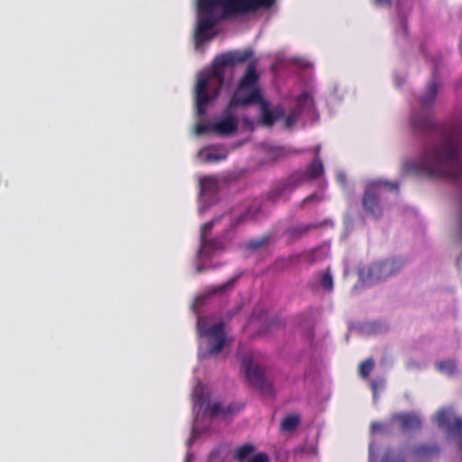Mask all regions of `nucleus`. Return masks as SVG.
<instances>
[{"mask_svg": "<svg viewBox=\"0 0 462 462\" xmlns=\"http://www.w3.org/2000/svg\"><path fill=\"white\" fill-rule=\"evenodd\" d=\"M313 105V98L311 95L308 92L301 93L297 100V110L302 111L306 107H311Z\"/></svg>", "mask_w": 462, "mask_h": 462, "instance_id": "obj_21", "label": "nucleus"}, {"mask_svg": "<svg viewBox=\"0 0 462 462\" xmlns=\"http://www.w3.org/2000/svg\"><path fill=\"white\" fill-rule=\"evenodd\" d=\"M310 180L305 173V171H296L293 172L282 184L280 193L285 191V190H293L298 186L301 185L305 181Z\"/></svg>", "mask_w": 462, "mask_h": 462, "instance_id": "obj_15", "label": "nucleus"}, {"mask_svg": "<svg viewBox=\"0 0 462 462\" xmlns=\"http://www.w3.org/2000/svg\"><path fill=\"white\" fill-rule=\"evenodd\" d=\"M439 448L436 444H419L411 450V456L417 460H428L439 455Z\"/></svg>", "mask_w": 462, "mask_h": 462, "instance_id": "obj_13", "label": "nucleus"}, {"mask_svg": "<svg viewBox=\"0 0 462 462\" xmlns=\"http://www.w3.org/2000/svg\"><path fill=\"white\" fill-rule=\"evenodd\" d=\"M371 387H372V389H373L374 393H375L376 389L378 388L377 382H376V381H373V382L371 383Z\"/></svg>", "mask_w": 462, "mask_h": 462, "instance_id": "obj_38", "label": "nucleus"}, {"mask_svg": "<svg viewBox=\"0 0 462 462\" xmlns=\"http://www.w3.org/2000/svg\"><path fill=\"white\" fill-rule=\"evenodd\" d=\"M392 421L398 423L400 428L404 431L419 430L421 426L420 418L412 413L395 414L393 416Z\"/></svg>", "mask_w": 462, "mask_h": 462, "instance_id": "obj_14", "label": "nucleus"}, {"mask_svg": "<svg viewBox=\"0 0 462 462\" xmlns=\"http://www.w3.org/2000/svg\"><path fill=\"white\" fill-rule=\"evenodd\" d=\"M383 189L399 191V185L397 182L389 181H375L371 183L365 189L363 196V207L365 211L374 218H379L382 216L383 210L379 203V199L383 194Z\"/></svg>", "mask_w": 462, "mask_h": 462, "instance_id": "obj_6", "label": "nucleus"}, {"mask_svg": "<svg viewBox=\"0 0 462 462\" xmlns=\"http://www.w3.org/2000/svg\"><path fill=\"white\" fill-rule=\"evenodd\" d=\"M439 83L437 69L432 71V79L420 97L421 111H414L411 124L415 134L430 139H439V143H426L418 161L404 162L402 170L415 177L448 178L459 180L462 177V136L457 131L444 132L437 125L430 112Z\"/></svg>", "mask_w": 462, "mask_h": 462, "instance_id": "obj_1", "label": "nucleus"}, {"mask_svg": "<svg viewBox=\"0 0 462 462\" xmlns=\"http://www.w3.org/2000/svg\"><path fill=\"white\" fill-rule=\"evenodd\" d=\"M259 74L256 71V62L250 61L245 69V71L240 79L237 88L234 93L231 100L230 106H246V105L235 104L236 99H243L247 97L248 94L254 89H260L257 86L259 81Z\"/></svg>", "mask_w": 462, "mask_h": 462, "instance_id": "obj_9", "label": "nucleus"}, {"mask_svg": "<svg viewBox=\"0 0 462 462\" xmlns=\"http://www.w3.org/2000/svg\"><path fill=\"white\" fill-rule=\"evenodd\" d=\"M247 218H248V213H245V214L239 216L238 217L235 218L232 221L231 227H236V226H239L240 224L246 221Z\"/></svg>", "mask_w": 462, "mask_h": 462, "instance_id": "obj_35", "label": "nucleus"}, {"mask_svg": "<svg viewBox=\"0 0 462 462\" xmlns=\"http://www.w3.org/2000/svg\"><path fill=\"white\" fill-rule=\"evenodd\" d=\"M241 368L246 381L252 387L259 389L263 394H273V384L265 379L264 370L254 364L251 355L248 354L243 356Z\"/></svg>", "mask_w": 462, "mask_h": 462, "instance_id": "obj_8", "label": "nucleus"}, {"mask_svg": "<svg viewBox=\"0 0 462 462\" xmlns=\"http://www.w3.org/2000/svg\"><path fill=\"white\" fill-rule=\"evenodd\" d=\"M337 178L338 181H340V182H342V183H344V182H345V177H344L342 174H338V175L337 176Z\"/></svg>", "mask_w": 462, "mask_h": 462, "instance_id": "obj_41", "label": "nucleus"}, {"mask_svg": "<svg viewBox=\"0 0 462 462\" xmlns=\"http://www.w3.org/2000/svg\"><path fill=\"white\" fill-rule=\"evenodd\" d=\"M253 55L254 51L251 49L235 50L222 53L215 58L209 70L203 71L199 75L195 88V108L197 116H202L206 114L207 106L210 101V97L208 93L210 82L214 79L217 81V94L225 82L224 69L248 61Z\"/></svg>", "mask_w": 462, "mask_h": 462, "instance_id": "obj_3", "label": "nucleus"}, {"mask_svg": "<svg viewBox=\"0 0 462 462\" xmlns=\"http://www.w3.org/2000/svg\"><path fill=\"white\" fill-rule=\"evenodd\" d=\"M319 150H320V147L319 146H317L316 147V155L315 156H319Z\"/></svg>", "mask_w": 462, "mask_h": 462, "instance_id": "obj_42", "label": "nucleus"}, {"mask_svg": "<svg viewBox=\"0 0 462 462\" xmlns=\"http://www.w3.org/2000/svg\"><path fill=\"white\" fill-rule=\"evenodd\" d=\"M322 200V197L320 195H319L318 193L314 192L309 196H307L300 204V208H304L305 206H307L309 203H312V202H319Z\"/></svg>", "mask_w": 462, "mask_h": 462, "instance_id": "obj_29", "label": "nucleus"}, {"mask_svg": "<svg viewBox=\"0 0 462 462\" xmlns=\"http://www.w3.org/2000/svg\"><path fill=\"white\" fill-rule=\"evenodd\" d=\"M383 428V425L381 422L374 421L371 423L370 429L372 433H375L380 431Z\"/></svg>", "mask_w": 462, "mask_h": 462, "instance_id": "obj_36", "label": "nucleus"}, {"mask_svg": "<svg viewBox=\"0 0 462 462\" xmlns=\"http://www.w3.org/2000/svg\"><path fill=\"white\" fill-rule=\"evenodd\" d=\"M197 330L199 337L208 339V352L210 355H217L222 351L226 344L224 322L219 321L208 326L205 318H199Z\"/></svg>", "mask_w": 462, "mask_h": 462, "instance_id": "obj_7", "label": "nucleus"}, {"mask_svg": "<svg viewBox=\"0 0 462 462\" xmlns=\"http://www.w3.org/2000/svg\"><path fill=\"white\" fill-rule=\"evenodd\" d=\"M235 411H236V409L233 405H229L226 408H223L221 403H219V402H214V403L208 404V406L207 408V413L211 417L217 416L220 413L226 415L229 413H234Z\"/></svg>", "mask_w": 462, "mask_h": 462, "instance_id": "obj_17", "label": "nucleus"}, {"mask_svg": "<svg viewBox=\"0 0 462 462\" xmlns=\"http://www.w3.org/2000/svg\"><path fill=\"white\" fill-rule=\"evenodd\" d=\"M438 369L448 374H453L456 371V364L452 360H445L437 364Z\"/></svg>", "mask_w": 462, "mask_h": 462, "instance_id": "obj_24", "label": "nucleus"}, {"mask_svg": "<svg viewBox=\"0 0 462 462\" xmlns=\"http://www.w3.org/2000/svg\"><path fill=\"white\" fill-rule=\"evenodd\" d=\"M272 237V235L267 234L261 237L252 239L246 244V248L251 251H255L262 247H265L270 244Z\"/></svg>", "mask_w": 462, "mask_h": 462, "instance_id": "obj_19", "label": "nucleus"}, {"mask_svg": "<svg viewBox=\"0 0 462 462\" xmlns=\"http://www.w3.org/2000/svg\"><path fill=\"white\" fill-rule=\"evenodd\" d=\"M374 2L379 6L390 5V4H391L390 0H374Z\"/></svg>", "mask_w": 462, "mask_h": 462, "instance_id": "obj_37", "label": "nucleus"}, {"mask_svg": "<svg viewBox=\"0 0 462 462\" xmlns=\"http://www.w3.org/2000/svg\"><path fill=\"white\" fill-rule=\"evenodd\" d=\"M254 450V446L250 443L238 447L235 452L234 457L238 461H243L248 457Z\"/></svg>", "mask_w": 462, "mask_h": 462, "instance_id": "obj_20", "label": "nucleus"}, {"mask_svg": "<svg viewBox=\"0 0 462 462\" xmlns=\"http://www.w3.org/2000/svg\"><path fill=\"white\" fill-rule=\"evenodd\" d=\"M233 106L228 107L223 113V118L218 122L212 125V131L220 135H229L236 132L238 127V118L230 113V109Z\"/></svg>", "mask_w": 462, "mask_h": 462, "instance_id": "obj_11", "label": "nucleus"}, {"mask_svg": "<svg viewBox=\"0 0 462 462\" xmlns=\"http://www.w3.org/2000/svg\"><path fill=\"white\" fill-rule=\"evenodd\" d=\"M234 103L246 106L259 105L261 108V123L268 127L273 126L278 119L285 116V111L282 106H276L270 109V103L263 98L261 89H254L248 94L247 97L236 99Z\"/></svg>", "mask_w": 462, "mask_h": 462, "instance_id": "obj_4", "label": "nucleus"}, {"mask_svg": "<svg viewBox=\"0 0 462 462\" xmlns=\"http://www.w3.org/2000/svg\"><path fill=\"white\" fill-rule=\"evenodd\" d=\"M226 159V154H220V153H214V152H208L206 154V162H220Z\"/></svg>", "mask_w": 462, "mask_h": 462, "instance_id": "obj_30", "label": "nucleus"}, {"mask_svg": "<svg viewBox=\"0 0 462 462\" xmlns=\"http://www.w3.org/2000/svg\"><path fill=\"white\" fill-rule=\"evenodd\" d=\"M315 225H304L293 227L291 230V233L298 237H300L306 235L310 229L315 228Z\"/></svg>", "mask_w": 462, "mask_h": 462, "instance_id": "obj_25", "label": "nucleus"}, {"mask_svg": "<svg viewBox=\"0 0 462 462\" xmlns=\"http://www.w3.org/2000/svg\"><path fill=\"white\" fill-rule=\"evenodd\" d=\"M200 189L202 192H206L214 188L216 181L212 177H203L200 179Z\"/></svg>", "mask_w": 462, "mask_h": 462, "instance_id": "obj_26", "label": "nucleus"}, {"mask_svg": "<svg viewBox=\"0 0 462 462\" xmlns=\"http://www.w3.org/2000/svg\"><path fill=\"white\" fill-rule=\"evenodd\" d=\"M274 0H197V24L195 36L198 41L212 38L208 32L222 20L256 11L261 6H270Z\"/></svg>", "mask_w": 462, "mask_h": 462, "instance_id": "obj_2", "label": "nucleus"}, {"mask_svg": "<svg viewBox=\"0 0 462 462\" xmlns=\"http://www.w3.org/2000/svg\"><path fill=\"white\" fill-rule=\"evenodd\" d=\"M305 173L310 180H316L322 176L324 173V167L319 156L317 155L314 157L307 167Z\"/></svg>", "mask_w": 462, "mask_h": 462, "instance_id": "obj_16", "label": "nucleus"}, {"mask_svg": "<svg viewBox=\"0 0 462 462\" xmlns=\"http://www.w3.org/2000/svg\"><path fill=\"white\" fill-rule=\"evenodd\" d=\"M217 221V219H213L211 221H208L201 226L200 227V240L202 238L206 239L207 235L211 232L215 223Z\"/></svg>", "mask_w": 462, "mask_h": 462, "instance_id": "obj_28", "label": "nucleus"}, {"mask_svg": "<svg viewBox=\"0 0 462 462\" xmlns=\"http://www.w3.org/2000/svg\"><path fill=\"white\" fill-rule=\"evenodd\" d=\"M277 151H278V154H279V155H283V154H285V151H284V148H283V147L277 148Z\"/></svg>", "mask_w": 462, "mask_h": 462, "instance_id": "obj_39", "label": "nucleus"}, {"mask_svg": "<svg viewBox=\"0 0 462 462\" xmlns=\"http://www.w3.org/2000/svg\"><path fill=\"white\" fill-rule=\"evenodd\" d=\"M402 266V263L396 259L374 262L367 269L360 270L359 277L363 283L372 285L393 275Z\"/></svg>", "mask_w": 462, "mask_h": 462, "instance_id": "obj_5", "label": "nucleus"}, {"mask_svg": "<svg viewBox=\"0 0 462 462\" xmlns=\"http://www.w3.org/2000/svg\"><path fill=\"white\" fill-rule=\"evenodd\" d=\"M300 418L298 414H289L283 418L281 422V430L282 431H292L300 424Z\"/></svg>", "mask_w": 462, "mask_h": 462, "instance_id": "obj_18", "label": "nucleus"}, {"mask_svg": "<svg viewBox=\"0 0 462 462\" xmlns=\"http://www.w3.org/2000/svg\"><path fill=\"white\" fill-rule=\"evenodd\" d=\"M239 276L236 275V276H234L232 277L231 279H229L227 282H224L223 284L217 286L216 289H215V291L216 292H224L229 289H232L234 284L236 282V281L238 280Z\"/></svg>", "mask_w": 462, "mask_h": 462, "instance_id": "obj_27", "label": "nucleus"}, {"mask_svg": "<svg viewBox=\"0 0 462 462\" xmlns=\"http://www.w3.org/2000/svg\"><path fill=\"white\" fill-rule=\"evenodd\" d=\"M435 418L439 427L445 428L449 435L462 436V418L455 417L451 409L444 408L438 411Z\"/></svg>", "mask_w": 462, "mask_h": 462, "instance_id": "obj_10", "label": "nucleus"}, {"mask_svg": "<svg viewBox=\"0 0 462 462\" xmlns=\"http://www.w3.org/2000/svg\"><path fill=\"white\" fill-rule=\"evenodd\" d=\"M320 283L324 290L328 291L333 290V286H334L333 277H332L331 272L328 268L322 273L321 278H320Z\"/></svg>", "mask_w": 462, "mask_h": 462, "instance_id": "obj_23", "label": "nucleus"}, {"mask_svg": "<svg viewBox=\"0 0 462 462\" xmlns=\"http://www.w3.org/2000/svg\"><path fill=\"white\" fill-rule=\"evenodd\" d=\"M381 462H405L403 458H394L390 451L383 457Z\"/></svg>", "mask_w": 462, "mask_h": 462, "instance_id": "obj_34", "label": "nucleus"}, {"mask_svg": "<svg viewBox=\"0 0 462 462\" xmlns=\"http://www.w3.org/2000/svg\"><path fill=\"white\" fill-rule=\"evenodd\" d=\"M300 115V111H298L297 109L294 110V112L288 116L285 117V125L286 127H291L295 125L298 117Z\"/></svg>", "mask_w": 462, "mask_h": 462, "instance_id": "obj_31", "label": "nucleus"}, {"mask_svg": "<svg viewBox=\"0 0 462 462\" xmlns=\"http://www.w3.org/2000/svg\"><path fill=\"white\" fill-rule=\"evenodd\" d=\"M212 131V125L199 124L196 125V134H202Z\"/></svg>", "mask_w": 462, "mask_h": 462, "instance_id": "obj_32", "label": "nucleus"}, {"mask_svg": "<svg viewBox=\"0 0 462 462\" xmlns=\"http://www.w3.org/2000/svg\"><path fill=\"white\" fill-rule=\"evenodd\" d=\"M247 462H269V457L265 453H258Z\"/></svg>", "mask_w": 462, "mask_h": 462, "instance_id": "obj_33", "label": "nucleus"}, {"mask_svg": "<svg viewBox=\"0 0 462 462\" xmlns=\"http://www.w3.org/2000/svg\"><path fill=\"white\" fill-rule=\"evenodd\" d=\"M205 267L203 265H199L196 269L197 273H202L205 271Z\"/></svg>", "mask_w": 462, "mask_h": 462, "instance_id": "obj_40", "label": "nucleus"}, {"mask_svg": "<svg viewBox=\"0 0 462 462\" xmlns=\"http://www.w3.org/2000/svg\"><path fill=\"white\" fill-rule=\"evenodd\" d=\"M224 243L220 238H202L197 255L201 259L210 258L218 252L224 251Z\"/></svg>", "mask_w": 462, "mask_h": 462, "instance_id": "obj_12", "label": "nucleus"}, {"mask_svg": "<svg viewBox=\"0 0 462 462\" xmlns=\"http://www.w3.org/2000/svg\"><path fill=\"white\" fill-rule=\"evenodd\" d=\"M374 366L373 358H367L359 365L358 373L362 378H367Z\"/></svg>", "mask_w": 462, "mask_h": 462, "instance_id": "obj_22", "label": "nucleus"}]
</instances>
